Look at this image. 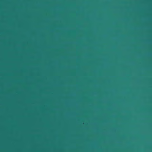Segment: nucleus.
<instances>
[{
	"instance_id": "obj_1",
	"label": "nucleus",
	"mask_w": 152,
	"mask_h": 152,
	"mask_svg": "<svg viewBox=\"0 0 152 152\" xmlns=\"http://www.w3.org/2000/svg\"><path fill=\"white\" fill-rule=\"evenodd\" d=\"M29 88H30V87H29Z\"/></svg>"
}]
</instances>
